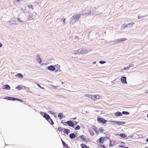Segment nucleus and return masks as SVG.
<instances>
[{
	"mask_svg": "<svg viewBox=\"0 0 148 148\" xmlns=\"http://www.w3.org/2000/svg\"><path fill=\"white\" fill-rule=\"evenodd\" d=\"M88 51L84 48L80 49L78 50H75L74 52L75 54H79L80 53L85 54L88 52Z\"/></svg>",
	"mask_w": 148,
	"mask_h": 148,
	"instance_id": "obj_1",
	"label": "nucleus"
},
{
	"mask_svg": "<svg viewBox=\"0 0 148 148\" xmlns=\"http://www.w3.org/2000/svg\"><path fill=\"white\" fill-rule=\"evenodd\" d=\"M40 114L47 121H48V120L49 119V118H50V116L48 114L44 112H40Z\"/></svg>",
	"mask_w": 148,
	"mask_h": 148,
	"instance_id": "obj_2",
	"label": "nucleus"
},
{
	"mask_svg": "<svg viewBox=\"0 0 148 148\" xmlns=\"http://www.w3.org/2000/svg\"><path fill=\"white\" fill-rule=\"evenodd\" d=\"M110 122H111V123H114L119 125H122L125 124V123L124 122L122 121H111Z\"/></svg>",
	"mask_w": 148,
	"mask_h": 148,
	"instance_id": "obj_3",
	"label": "nucleus"
},
{
	"mask_svg": "<svg viewBox=\"0 0 148 148\" xmlns=\"http://www.w3.org/2000/svg\"><path fill=\"white\" fill-rule=\"evenodd\" d=\"M97 120L100 122H101L105 124L106 122L107 121L105 120L102 118L100 117L98 118Z\"/></svg>",
	"mask_w": 148,
	"mask_h": 148,
	"instance_id": "obj_4",
	"label": "nucleus"
},
{
	"mask_svg": "<svg viewBox=\"0 0 148 148\" xmlns=\"http://www.w3.org/2000/svg\"><path fill=\"white\" fill-rule=\"evenodd\" d=\"M66 124L68 125L70 127H73L75 125L74 123L71 121H68L66 122Z\"/></svg>",
	"mask_w": 148,
	"mask_h": 148,
	"instance_id": "obj_5",
	"label": "nucleus"
},
{
	"mask_svg": "<svg viewBox=\"0 0 148 148\" xmlns=\"http://www.w3.org/2000/svg\"><path fill=\"white\" fill-rule=\"evenodd\" d=\"M47 69L51 71H53L55 70V66L53 65H50L48 66Z\"/></svg>",
	"mask_w": 148,
	"mask_h": 148,
	"instance_id": "obj_6",
	"label": "nucleus"
},
{
	"mask_svg": "<svg viewBox=\"0 0 148 148\" xmlns=\"http://www.w3.org/2000/svg\"><path fill=\"white\" fill-rule=\"evenodd\" d=\"M99 142L100 144L104 142L105 140H106L105 139V137H101L99 139Z\"/></svg>",
	"mask_w": 148,
	"mask_h": 148,
	"instance_id": "obj_7",
	"label": "nucleus"
},
{
	"mask_svg": "<svg viewBox=\"0 0 148 148\" xmlns=\"http://www.w3.org/2000/svg\"><path fill=\"white\" fill-rule=\"evenodd\" d=\"M121 81L122 83L124 84H127L126 82V77H122L121 79Z\"/></svg>",
	"mask_w": 148,
	"mask_h": 148,
	"instance_id": "obj_8",
	"label": "nucleus"
},
{
	"mask_svg": "<svg viewBox=\"0 0 148 148\" xmlns=\"http://www.w3.org/2000/svg\"><path fill=\"white\" fill-rule=\"evenodd\" d=\"M2 88L3 89H6L7 90H9L10 89V87L9 85L6 84L3 86Z\"/></svg>",
	"mask_w": 148,
	"mask_h": 148,
	"instance_id": "obj_9",
	"label": "nucleus"
},
{
	"mask_svg": "<svg viewBox=\"0 0 148 148\" xmlns=\"http://www.w3.org/2000/svg\"><path fill=\"white\" fill-rule=\"evenodd\" d=\"M75 21V15H74L71 18L70 22L71 23L73 24L74 23Z\"/></svg>",
	"mask_w": 148,
	"mask_h": 148,
	"instance_id": "obj_10",
	"label": "nucleus"
},
{
	"mask_svg": "<svg viewBox=\"0 0 148 148\" xmlns=\"http://www.w3.org/2000/svg\"><path fill=\"white\" fill-rule=\"evenodd\" d=\"M63 132L67 135H68L70 132V130L69 129L64 128Z\"/></svg>",
	"mask_w": 148,
	"mask_h": 148,
	"instance_id": "obj_11",
	"label": "nucleus"
},
{
	"mask_svg": "<svg viewBox=\"0 0 148 148\" xmlns=\"http://www.w3.org/2000/svg\"><path fill=\"white\" fill-rule=\"evenodd\" d=\"M5 99H7L8 100H12L14 101L15 97H8L5 98Z\"/></svg>",
	"mask_w": 148,
	"mask_h": 148,
	"instance_id": "obj_12",
	"label": "nucleus"
},
{
	"mask_svg": "<svg viewBox=\"0 0 148 148\" xmlns=\"http://www.w3.org/2000/svg\"><path fill=\"white\" fill-rule=\"evenodd\" d=\"M76 136L75 134L73 133H72L70 134L69 135V137L71 139H73L76 137Z\"/></svg>",
	"mask_w": 148,
	"mask_h": 148,
	"instance_id": "obj_13",
	"label": "nucleus"
},
{
	"mask_svg": "<svg viewBox=\"0 0 148 148\" xmlns=\"http://www.w3.org/2000/svg\"><path fill=\"white\" fill-rule=\"evenodd\" d=\"M81 14H78L75 15L76 21L79 20L80 17L81 16Z\"/></svg>",
	"mask_w": 148,
	"mask_h": 148,
	"instance_id": "obj_14",
	"label": "nucleus"
},
{
	"mask_svg": "<svg viewBox=\"0 0 148 148\" xmlns=\"http://www.w3.org/2000/svg\"><path fill=\"white\" fill-rule=\"evenodd\" d=\"M114 115L116 116H119L122 115V113L120 112H116L114 114Z\"/></svg>",
	"mask_w": 148,
	"mask_h": 148,
	"instance_id": "obj_15",
	"label": "nucleus"
},
{
	"mask_svg": "<svg viewBox=\"0 0 148 148\" xmlns=\"http://www.w3.org/2000/svg\"><path fill=\"white\" fill-rule=\"evenodd\" d=\"M92 127L93 129L95 131L96 134H99V131L98 130H97V127L94 125H93L92 126Z\"/></svg>",
	"mask_w": 148,
	"mask_h": 148,
	"instance_id": "obj_16",
	"label": "nucleus"
},
{
	"mask_svg": "<svg viewBox=\"0 0 148 148\" xmlns=\"http://www.w3.org/2000/svg\"><path fill=\"white\" fill-rule=\"evenodd\" d=\"M62 144L63 146L66 148H69V147L68 146V145L63 140L61 139Z\"/></svg>",
	"mask_w": 148,
	"mask_h": 148,
	"instance_id": "obj_17",
	"label": "nucleus"
},
{
	"mask_svg": "<svg viewBox=\"0 0 148 148\" xmlns=\"http://www.w3.org/2000/svg\"><path fill=\"white\" fill-rule=\"evenodd\" d=\"M36 56H37V60H40V61H39V63L40 64L42 62V60L41 59V58L40 57V56L38 54Z\"/></svg>",
	"mask_w": 148,
	"mask_h": 148,
	"instance_id": "obj_18",
	"label": "nucleus"
},
{
	"mask_svg": "<svg viewBox=\"0 0 148 148\" xmlns=\"http://www.w3.org/2000/svg\"><path fill=\"white\" fill-rule=\"evenodd\" d=\"M15 76L21 78H22L23 77V75L21 74L20 73H18L16 74L15 75Z\"/></svg>",
	"mask_w": 148,
	"mask_h": 148,
	"instance_id": "obj_19",
	"label": "nucleus"
},
{
	"mask_svg": "<svg viewBox=\"0 0 148 148\" xmlns=\"http://www.w3.org/2000/svg\"><path fill=\"white\" fill-rule=\"evenodd\" d=\"M58 117L60 119H62L63 118V115L62 113H59L58 115Z\"/></svg>",
	"mask_w": 148,
	"mask_h": 148,
	"instance_id": "obj_20",
	"label": "nucleus"
},
{
	"mask_svg": "<svg viewBox=\"0 0 148 148\" xmlns=\"http://www.w3.org/2000/svg\"><path fill=\"white\" fill-rule=\"evenodd\" d=\"M119 136L122 138H124L126 137V135L124 133L120 134L119 135Z\"/></svg>",
	"mask_w": 148,
	"mask_h": 148,
	"instance_id": "obj_21",
	"label": "nucleus"
},
{
	"mask_svg": "<svg viewBox=\"0 0 148 148\" xmlns=\"http://www.w3.org/2000/svg\"><path fill=\"white\" fill-rule=\"evenodd\" d=\"M8 23L11 24H15L17 25L15 21L14 20L10 21L8 22Z\"/></svg>",
	"mask_w": 148,
	"mask_h": 148,
	"instance_id": "obj_22",
	"label": "nucleus"
},
{
	"mask_svg": "<svg viewBox=\"0 0 148 148\" xmlns=\"http://www.w3.org/2000/svg\"><path fill=\"white\" fill-rule=\"evenodd\" d=\"M34 17H33V16L31 14H30L29 15V17L27 19L28 20H32L33 19Z\"/></svg>",
	"mask_w": 148,
	"mask_h": 148,
	"instance_id": "obj_23",
	"label": "nucleus"
},
{
	"mask_svg": "<svg viewBox=\"0 0 148 148\" xmlns=\"http://www.w3.org/2000/svg\"><path fill=\"white\" fill-rule=\"evenodd\" d=\"M17 21L19 22L20 24H22L23 23V22L19 18H17Z\"/></svg>",
	"mask_w": 148,
	"mask_h": 148,
	"instance_id": "obj_24",
	"label": "nucleus"
},
{
	"mask_svg": "<svg viewBox=\"0 0 148 148\" xmlns=\"http://www.w3.org/2000/svg\"><path fill=\"white\" fill-rule=\"evenodd\" d=\"M51 124V125H53L54 124V122L53 121V120L50 118L48 120V121H47Z\"/></svg>",
	"mask_w": 148,
	"mask_h": 148,
	"instance_id": "obj_25",
	"label": "nucleus"
},
{
	"mask_svg": "<svg viewBox=\"0 0 148 148\" xmlns=\"http://www.w3.org/2000/svg\"><path fill=\"white\" fill-rule=\"evenodd\" d=\"M126 40L125 38H119L117 39L118 42H119L121 41H125Z\"/></svg>",
	"mask_w": 148,
	"mask_h": 148,
	"instance_id": "obj_26",
	"label": "nucleus"
},
{
	"mask_svg": "<svg viewBox=\"0 0 148 148\" xmlns=\"http://www.w3.org/2000/svg\"><path fill=\"white\" fill-rule=\"evenodd\" d=\"M81 146L82 147V148H88L89 147L87 146L86 145L83 144H81Z\"/></svg>",
	"mask_w": 148,
	"mask_h": 148,
	"instance_id": "obj_27",
	"label": "nucleus"
},
{
	"mask_svg": "<svg viewBox=\"0 0 148 148\" xmlns=\"http://www.w3.org/2000/svg\"><path fill=\"white\" fill-rule=\"evenodd\" d=\"M146 16H147L146 15L142 16V15H138V19H139L141 18H143L144 17H146Z\"/></svg>",
	"mask_w": 148,
	"mask_h": 148,
	"instance_id": "obj_28",
	"label": "nucleus"
},
{
	"mask_svg": "<svg viewBox=\"0 0 148 148\" xmlns=\"http://www.w3.org/2000/svg\"><path fill=\"white\" fill-rule=\"evenodd\" d=\"M134 24V23H130L128 24L127 25H128V27H127V28H130L133 25V24Z\"/></svg>",
	"mask_w": 148,
	"mask_h": 148,
	"instance_id": "obj_29",
	"label": "nucleus"
},
{
	"mask_svg": "<svg viewBox=\"0 0 148 148\" xmlns=\"http://www.w3.org/2000/svg\"><path fill=\"white\" fill-rule=\"evenodd\" d=\"M90 134L92 136H93L94 135V133L93 131L92 130H88Z\"/></svg>",
	"mask_w": 148,
	"mask_h": 148,
	"instance_id": "obj_30",
	"label": "nucleus"
},
{
	"mask_svg": "<svg viewBox=\"0 0 148 148\" xmlns=\"http://www.w3.org/2000/svg\"><path fill=\"white\" fill-rule=\"evenodd\" d=\"M122 114L128 115L130 114V113L128 112L123 111L122 112Z\"/></svg>",
	"mask_w": 148,
	"mask_h": 148,
	"instance_id": "obj_31",
	"label": "nucleus"
},
{
	"mask_svg": "<svg viewBox=\"0 0 148 148\" xmlns=\"http://www.w3.org/2000/svg\"><path fill=\"white\" fill-rule=\"evenodd\" d=\"M128 25H125V24H123L121 27V29H124L125 27H128Z\"/></svg>",
	"mask_w": 148,
	"mask_h": 148,
	"instance_id": "obj_32",
	"label": "nucleus"
},
{
	"mask_svg": "<svg viewBox=\"0 0 148 148\" xmlns=\"http://www.w3.org/2000/svg\"><path fill=\"white\" fill-rule=\"evenodd\" d=\"M14 101H17L21 102H23V101L21 99L16 98H15Z\"/></svg>",
	"mask_w": 148,
	"mask_h": 148,
	"instance_id": "obj_33",
	"label": "nucleus"
},
{
	"mask_svg": "<svg viewBox=\"0 0 148 148\" xmlns=\"http://www.w3.org/2000/svg\"><path fill=\"white\" fill-rule=\"evenodd\" d=\"M86 138V137L84 136L83 135H80L78 137V139L80 138L81 139H82V138Z\"/></svg>",
	"mask_w": 148,
	"mask_h": 148,
	"instance_id": "obj_34",
	"label": "nucleus"
},
{
	"mask_svg": "<svg viewBox=\"0 0 148 148\" xmlns=\"http://www.w3.org/2000/svg\"><path fill=\"white\" fill-rule=\"evenodd\" d=\"M80 129V126L79 125L76 126V127L75 128V130H79Z\"/></svg>",
	"mask_w": 148,
	"mask_h": 148,
	"instance_id": "obj_35",
	"label": "nucleus"
},
{
	"mask_svg": "<svg viewBox=\"0 0 148 148\" xmlns=\"http://www.w3.org/2000/svg\"><path fill=\"white\" fill-rule=\"evenodd\" d=\"M64 128H62L61 127H59L58 129V130L59 131L61 132L63 130Z\"/></svg>",
	"mask_w": 148,
	"mask_h": 148,
	"instance_id": "obj_36",
	"label": "nucleus"
},
{
	"mask_svg": "<svg viewBox=\"0 0 148 148\" xmlns=\"http://www.w3.org/2000/svg\"><path fill=\"white\" fill-rule=\"evenodd\" d=\"M86 96L87 97H88L89 98L91 99V98H92V95L86 94Z\"/></svg>",
	"mask_w": 148,
	"mask_h": 148,
	"instance_id": "obj_37",
	"label": "nucleus"
},
{
	"mask_svg": "<svg viewBox=\"0 0 148 148\" xmlns=\"http://www.w3.org/2000/svg\"><path fill=\"white\" fill-rule=\"evenodd\" d=\"M16 88L18 89V90H20L21 89V86H18Z\"/></svg>",
	"mask_w": 148,
	"mask_h": 148,
	"instance_id": "obj_38",
	"label": "nucleus"
},
{
	"mask_svg": "<svg viewBox=\"0 0 148 148\" xmlns=\"http://www.w3.org/2000/svg\"><path fill=\"white\" fill-rule=\"evenodd\" d=\"M99 63L101 64H103L106 63V62L104 61H100Z\"/></svg>",
	"mask_w": 148,
	"mask_h": 148,
	"instance_id": "obj_39",
	"label": "nucleus"
},
{
	"mask_svg": "<svg viewBox=\"0 0 148 148\" xmlns=\"http://www.w3.org/2000/svg\"><path fill=\"white\" fill-rule=\"evenodd\" d=\"M95 98L96 99V100L99 98L100 96L99 95H95Z\"/></svg>",
	"mask_w": 148,
	"mask_h": 148,
	"instance_id": "obj_40",
	"label": "nucleus"
},
{
	"mask_svg": "<svg viewBox=\"0 0 148 148\" xmlns=\"http://www.w3.org/2000/svg\"><path fill=\"white\" fill-rule=\"evenodd\" d=\"M134 64L132 63H131L129 65V67H134Z\"/></svg>",
	"mask_w": 148,
	"mask_h": 148,
	"instance_id": "obj_41",
	"label": "nucleus"
},
{
	"mask_svg": "<svg viewBox=\"0 0 148 148\" xmlns=\"http://www.w3.org/2000/svg\"><path fill=\"white\" fill-rule=\"evenodd\" d=\"M91 99H92V100H95L96 99L95 98V95H92V98H91Z\"/></svg>",
	"mask_w": 148,
	"mask_h": 148,
	"instance_id": "obj_42",
	"label": "nucleus"
},
{
	"mask_svg": "<svg viewBox=\"0 0 148 148\" xmlns=\"http://www.w3.org/2000/svg\"><path fill=\"white\" fill-rule=\"evenodd\" d=\"M28 7L30 9L31 8L32 9H33V6L32 5H28Z\"/></svg>",
	"mask_w": 148,
	"mask_h": 148,
	"instance_id": "obj_43",
	"label": "nucleus"
},
{
	"mask_svg": "<svg viewBox=\"0 0 148 148\" xmlns=\"http://www.w3.org/2000/svg\"><path fill=\"white\" fill-rule=\"evenodd\" d=\"M65 18H63V19L62 18L61 19V21L63 22L64 23V24H65Z\"/></svg>",
	"mask_w": 148,
	"mask_h": 148,
	"instance_id": "obj_44",
	"label": "nucleus"
},
{
	"mask_svg": "<svg viewBox=\"0 0 148 148\" xmlns=\"http://www.w3.org/2000/svg\"><path fill=\"white\" fill-rule=\"evenodd\" d=\"M110 147H112L113 146V144H111V141L110 140Z\"/></svg>",
	"mask_w": 148,
	"mask_h": 148,
	"instance_id": "obj_45",
	"label": "nucleus"
},
{
	"mask_svg": "<svg viewBox=\"0 0 148 148\" xmlns=\"http://www.w3.org/2000/svg\"><path fill=\"white\" fill-rule=\"evenodd\" d=\"M89 140V139L88 138H86V140L84 141L86 143H87Z\"/></svg>",
	"mask_w": 148,
	"mask_h": 148,
	"instance_id": "obj_46",
	"label": "nucleus"
},
{
	"mask_svg": "<svg viewBox=\"0 0 148 148\" xmlns=\"http://www.w3.org/2000/svg\"><path fill=\"white\" fill-rule=\"evenodd\" d=\"M99 130L101 133H102L103 131V130L102 128H101L99 129Z\"/></svg>",
	"mask_w": 148,
	"mask_h": 148,
	"instance_id": "obj_47",
	"label": "nucleus"
},
{
	"mask_svg": "<svg viewBox=\"0 0 148 148\" xmlns=\"http://www.w3.org/2000/svg\"><path fill=\"white\" fill-rule=\"evenodd\" d=\"M129 66H127V67H125L124 68V70H129Z\"/></svg>",
	"mask_w": 148,
	"mask_h": 148,
	"instance_id": "obj_48",
	"label": "nucleus"
},
{
	"mask_svg": "<svg viewBox=\"0 0 148 148\" xmlns=\"http://www.w3.org/2000/svg\"><path fill=\"white\" fill-rule=\"evenodd\" d=\"M85 14H86V15H88L90 14V12L88 13H85Z\"/></svg>",
	"mask_w": 148,
	"mask_h": 148,
	"instance_id": "obj_49",
	"label": "nucleus"
},
{
	"mask_svg": "<svg viewBox=\"0 0 148 148\" xmlns=\"http://www.w3.org/2000/svg\"><path fill=\"white\" fill-rule=\"evenodd\" d=\"M118 42L117 39L116 40L114 41V44H116V43H117L118 42Z\"/></svg>",
	"mask_w": 148,
	"mask_h": 148,
	"instance_id": "obj_50",
	"label": "nucleus"
},
{
	"mask_svg": "<svg viewBox=\"0 0 148 148\" xmlns=\"http://www.w3.org/2000/svg\"><path fill=\"white\" fill-rule=\"evenodd\" d=\"M106 137H105V138H106L107 139H109V137H108L107 134H106Z\"/></svg>",
	"mask_w": 148,
	"mask_h": 148,
	"instance_id": "obj_51",
	"label": "nucleus"
},
{
	"mask_svg": "<svg viewBox=\"0 0 148 148\" xmlns=\"http://www.w3.org/2000/svg\"><path fill=\"white\" fill-rule=\"evenodd\" d=\"M113 145H116L115 142L114 141V140L113 141Z\"/></svg>",
	"mask_w": 148,
	"mask_h": 148,
	"instance_id": "obj_52",
	"label": "nucleus"
},
{
	"mask_svg": "<svg viewBox=\"0 0 148 148\" xmlns=\"http://www.w3.org/2000/svg\"><path fill=\"white\" fill-rule=\"evenodd\" d=\"M119 146L121 148H123V147L124 146V145H119Z\"/></svg>",
	"mask_w": 148,
	"mask_h": 148,
	"instance_id": "obj_53",
	"label": "nucleus"
},
{
	"mask_svg": "<svg viewBox=\"0 0 148 148\" xmlns=\"http://www.w3.org/2000/svg\"><path fill=\"white\" fill-rule=\"evenodd\" d=\"M100 147H103V148H106L105 147V146L104 145H101L100 146Z\"/></svg>",
	"mask_w": 148,
	"mask_h": 148,
	"instance_id": "obj_54",
	"label": "nucleus"
},
{
	"mask_svg": "<svg viewBox=\"0 0 148 148\" xmlns=\"http://www.w3.org/2000/svg\"><path fill=\"white\" fill-rule=\"evenodd\" d=\"M74 122H75V125H76L77 124V123H78L77 122L75 121Z\"/></svg>",
	"mask_w": 148,
	"mask_h": 148,
	"instance_id": "obj_55",
	"label": "nucleus"
},
{
	"mask_svg": "<svg viewBox=\"0 0 148 148\" xmlns=\"http://www.w3.org/2000/svg\"><path fill=\"white\" fill-rule=\"evenodd\" d=\"M49 112L51 114H54V113H53L52 111H49Z\"/></svg>",
	"mask_w": 148,
	"mask_h": 148,
	"instance_id": "obj_56",
	"label": "nucleus"
},
{
	"mask_svg": "<svg viewBox=\"0 0 148 148\" xmlns=\"http://www.w3.org/2000/svg\"><path fill=\"white\" fill-rule=\"evenodd\" d=\"M2 44L1 42H0V48L2 47Z\"/></svg>",
	"mask_w": 148,
	"mask_h": 148,
	"instance_id": "obj_57",
	"label": "nucleus"
},
{
	"mask_svg": "<svg viewBox=\"0 0 148 148\" xmlns=\"http://www.w3.org/2000/svg\"><path fill=\"white\" fill-rule=\"evenodd\" d=\"M82 140L84 141L86 140V138H82Z\"/></svg>",
	"mask_w": 148,
	"mask_h": 148,
	"instance_id": "obj_58",
	"label": "nucleus"
},
{
	"mask_svg": "<svg viewBox=\"0 0 148 148\" xmlns=\"http://www.w3.org/2000/svg\"><path fill=\"white\" fill-rule=\"evenodd\" d=\"M75 38L77 39H79V37L78 36H76L75 37Z\"/></svg>",
	"mask_w": 148,
	"mask_h": 148,
	"instance_id": "obj_59",
	"label": "nucleus"
},
{
	"mask_svg": "<svg viewBox=\"0 0 148 148\" xmlns=\"http://www.w3.org/2000/svg\"><path fill=\"white\" fill-rule=\"evenodd\" d=\"M145 92L146 93L148 94V90H147L146 91H145Z\"/></svg>",
	"mask_w": 148,
	"mask_h": 148,
	"instance_id": "obj_60",
	"label": "nucleus"
},
{
	"mask_svg": "<svg viewBox=\"0 0 148 148\" xmlns=\"http://www.w3.org/2000/svg\"><path fill=\"white\" fill-rule=\"evenodd\" d=\"M92 63L93 64H95L96 63V61H94Z\"/></svg>",
	"mask_w": 148,
	"mask_h": 148,
	"instance_id": "obj_61",
	"label": "nucleus"
},
{
	"mask_svg": "<svg viewBox=\"0 0 148 148\" xmlns=\"http://www.w3.org/2000/svg\"><path fill=\"white\" fill-rule=\"evenodd\" d=\"M73 120H75L76 119V117H74L73 118Z\"/></svg>",
	"mask_w": 148,
	"mask_h": 148,
	"instance_id": "obj_62",
	"label": "nucleus"
},
{
	"mask_svg": "<svg viewBox=\"0 0 148 148\" xmlns=\"http://www.w3.org/2000/svg\"><path fill=\"white\" fill-rule=\"evenodd\" d=\"M146 141L147 142H148V138L147 139H146Z\"/></svg>",
	"mask_w": 148,
	"mask_h": 148,
	"instance_id": "obj_63",
	"label": "nucleus"
},
{
	"mask_svg": "<svg viewBox=\"0 0 148 148\" xmlns=\"http://www.w3.org/2000/svg\"><path fill=\"white\" fill-rule=\"evenodd\" d=\"M38 85L40 88H41V86L39 84H38Z\"/></svg>",
	"mask_w": 148,
	"mask_h": 148,
	"instance_id": "obj_64",
	"label": "nucleus"
}]
</instances>
